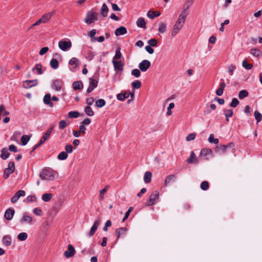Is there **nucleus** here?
<instances>
[{"label":"nucleus","instance_id":"nucleus-16","mask_svg":"<svg viewBox=\"0 0 262 262\" xmlns=\"http://www.w3.org/2000/svg\"><path fill=\"white\" fill-rule=\"evenodd\" d=\"M14 210L13 209L9 208L5 211L4 217L7 220H11L14 214Z\"/></svg>","mask_w":262,"mask_h":262},{"label":"nucleus","instance_id":"nucleus-36","mask_svg":"<svg viewBox=\"0 0 262 262\" xmlns=\"http://www.w3.org/2000/svg\"><path fill=\"white\" fill-rule=\"evenodd\" d=\"M27 237H28V234L26 232L20 233L17 235V238L20 241H24L27 238Z\"/></svg>","mask_w":262,"mask_h":262},{"label":"nucleus","instance_id":"nucleus-25","mask_svg":"<svg viewBox=\"0 0 262 262\" xmlns=\"http://www.w3.org/2000/svg\"><path fill=\"white\" fill-rule=\"evenodd\" d=\"M10 153L6 148H3L1 150V158L3 160H6L9 157Z\"/></svg>","mask_w":262,"mask_h":262},{"label":"nucleus","instance_id":"nucleus-20","mask_svg":"<svg viewBox=\"0 0 262 262\" xmlns=\"http://www.w3.org/2000/svg\"><path fill=\"white\" fill-rule=\"evenodd\" d=\"M51 95L50 94H47L43 97V102L47 105H49L51 107H53V103L51 101Z\"/></svg>","mask_w":262,"mask_h":262},{"label":"nucleus","instance_id":"nucleus-24","mask_svg":"<svg viewBox=\"0 0 262 262\" xmlns=\"http://www.w3.org/2000/svg\"><path fill=\"white\" fill-rule=\"evenodd\" d=\"M49 20V17H41L35 23L33 24L30 28H32L33 27L39 25L41 23H46Z\"/></svg>","mask_w":262,"mask_h":262},{"label":"nucleus","instance_id":"nucleus-62","mask_svg":"<svg viewBox=\"0 0 262 262\" xmlns=\"http://www.w3.org/2000/svg\"><path fill=\"white\" fill-rule=\"evenodd\" d=\"M66 152L68 153H71L73 151V147L70 144H67L65 146Z\"/></svg>","mask_w":262,"mask_h":262},{"label":"nucleus","instance_id":"nucleus-39","mask_svg":"<svg viewBox=\"0 0 262 262\" xmlns=\"http://www.w3.org/2000/svg\"><path fill=\"white\" fill-rule=\"evenodd\" d=\"M30 137L28 135H23L21 138V142L23 145H26L30 140Z\"/></svg>","mask_w":262,"mask_h":262},{"label":"nucleus","instance_id":"nucleus-11","mask_svg":"<svg viewBox=\"0 0 262 262\" xmlns=\"http://www.w3.org/2000/svg\"><path fill=\"white\" fill-rule=\"evenodd\" d=\"M21 224H28L32 225L33 223V219L31 216L28 215L27 213H24L22 218L19 221Z\"/></svg>","mask_w":262,"mask_h":262},{"label":"nucleus","instance_id":"nucleus-22","mask_svg":"<svg viewBox=\"0 0 262 262\" xmlns=\"http://www.w3.org/2000/svg\"><path fill=\"white\" fill-rule=\"evenodd\" d=\"M127 231V229L125 227H121L116 229L115 233L117 235V239L118 240L120 236L123 234Z\"/></svg>","mask_w":262,"mask_h":262},{"label":"nucleus","instance_id":"nucleus-52","mask_svg":"<svg viewBox=\"0 0 262 262\" xmlns=\"http://www.w3.org/2000/svg\"><path fill=\"white\" fill-rule=\"evenodd\" d=\"M68 116L70 118H77L79 116V113L78 112L72 111L68 113Z\"/></svg>","mask_w":262,"mask_h":262},{"label":"nucleus","instance_id":"nucleus-51","mask_svg":"<svg viewBox=\"0 0 262 262\" xmlns=\"http://www.w3.org/2000/svg\"><path fill=\"white\" fill-rule=\"evenodd\" d=\"M236 66L233 64H230L228 69V73L230 75H232L233 74V71L235 70Z\"/></svg>","mask_w":262,"mask_h":262},{"label":"nucleus","instance_id":"nucleus-45","mask_svg":"<svg viewBox=\"0 0 262 262\" xmlns=\"http://www.w3.org/2000/svg\"><path fill=\"white\" fill-rule=\"evenodd\" d=\"M131 74L135 77L138 78L141 75L140 70L138 69H135L132 71Z\"/></svg>","mask_w":262,"mask_h":262},{"label":"nucleus","instance_id":"nucleus-58","mask_svg":"<svg viewBox=\"0 0 262 262\" xmlns=\"http://www.w3.org/2000/svg\"><path fill=\"white\" fill-rule=\"evenodd\" d=\"M134 208L130 207L127 212L125 213V215L123 219V222H124L129 216V213L133 210Z\"/></svg>","mask_w":262,"mask_h":262},{"label":"nucleus","instance_id":"nucleus-1","mask_svg":"<svg viewBox=\"0 0 262 262\" xmlns=\"http://www.w3.org/2000/svg\"><path fill=\"white\" fill-rule=\"evenodd\" d=\"M57 173L52 169H44L39 174L40 178L43 180L53 181Z\"/></svg>","mask_w":262,"mask_h":262},{"label":"nucleus","instance_id":"nucleus-59","mask_svg":"<svg viewBox=\"0 0 262 262\" xmlns=\"http://www.w3.org/2000/svg\"><path fill=\"white\" fill-rule=\"evenodd\" d=\"M174 107V104L173 103H170L167 108V115L170 116L171 115L172 112L171 109Z\"/></svg>","mask_w":262,"mask_h":262},{"label":"nucleus","instance_id":"nucleus-53","mask_svg":"<svg viewBox=\"0 0 262 262\" xmlns=\"http://www.w3.org/2000/svg\"><path fill=\"white\" fill-rule=\"evenodd\" d=\"M41 65L40 63L37 64L35 66L34 68L32 69V71H34L35 70H36L38 72V73L39 74H42V71L41 69Z\"/></svg>","mask_w":262,"mask_h":262},{"label":"nucleus","instance_id":"nucleus-2","mask_svg":"<svg viewBox=\"0 0 262 262\" xmlns=\"http://www.w3.org/2000/svg\"><path fill=\"white\" fill-rule=\"evenodd\" d=\"M186 21V17H178L176 20L171 32V36L175 37L183 27Z\"/></svg>","mask_w":262,"mask_h":262},{"label":"nucleus","instance_id":"nucleus-44","mask_svg":"<svg viewBox=\"0 0 262 262\" xmlns=\"http://www.w3.org/2000/svg\"><path fill=\"white\" fill-rule=\"evenodd\" d=\"M84 111L85 113L89 116H93L94 115L93 111L89 106L85 107Z\"/></svg>","mask_w":262,"mask_h":262},{"label":"nucleus","instance_id":"nucleus-42","mask_svg":"<svg viewBox=\"0 0 262 262\" xmlns=\"http://www.w3.org/2000/svg\"><path fill=\"white\" fill-rule=\"evenodd\" d=\"M211 153L212 150L210 149L203 148L201 151L200 155L202 156H205Z\"/></svg>","mask_w":262,"mask_h":262},{"label":"nucleus","instance_id":"nucleus-31","mask_svg":"<svg viewBox=\"0 0 262 262\" xmlns=\"http://www.w3.org/2000/svg\"><path fill=\"white\" fill-rule=\"evenodd\" d=\"M249 95V93L247 90H242L238 93V98L239 99H243L247 97Z\"/></svg>","mask_w":262,"mask_h":262},{"label":"nucleus","instance_id":"nucleus-18","mask_svg":"<svg viewBox=\"0 0 262 262\" xmlns=\"http://www.w3.org/2000/svg\"><path fill=\"white\" fill-rule=\"evenodd\" d=\"M187 163L192 164V163H197L198 162V159H196L195 154L193 151H191L190 157L186 160Z\"/></svg>","mask_w":262,"mask_h":262},{"label":"nucleus","instance_id":"nucleus-38","mask_svg":"<svg viewBox=\"0 0 262 262\" xmlns=\"http://www.w3.org/2000/svg\"><path fill=\"white\" fill-rule=\"evenodd\" d=\"M97 20V17H86L84 19V21L88 25L94 23Z\"/></svg>","mask_w":262,"mask_h":262},{"label":"nucleus","instance_id":"nucleus-57","mask_svg":"<svg viewBox=\"0 0 262 262\" xmlns=\"http://www.w3.org/2000/svg\"><path fill=\"white\" fill-rule=\"evenodd\" d=\"M108 186H106L104 188L100 191V199L102 200L104 199V194L106 192Z\"/></svg>","mask_w":262,"mask_h":262},{"label":"nucleus","instance_id":"nucleus-37","mask_svg":"<svg viewBox=\"0 0 262 262\" xmlns=\"http://www.w3.org/2000/svg\"><path fill=\"white\" fill-rule=\"evenodd\" d=\"M108 11V9L107 6L105 4H103L101 9V12L102 15L103 16H106L107 14Z\"/></svg>","mask_w":262,"mask_h":262},{"label":"nucleus","instance_id":"nucleus-8","mask_svg":"<svg viewBox=\"0 0 262 262\" xmlns=\"http://www.w3.org/2000/svg\"><path fill=\"white\" fill-rule=\"evenodd\" d=\"M59 48L62 51H67L72 46L71 41L61 40L58 43Z\"/></svg>","mask_w":262,"mask_h":262},{"label":"nucleus","instance_id":"nucleus-56","mask_svg":"<svg viewBox=\"0 0 262 262\" xmlns=\"http://www.w3.org/2000/svg\"><path fill=\"white\" fill-rule=\"evenodd\" d=\"M196 137L195 133H191L189 134L186 138L187 141H190L195 139Z\"/></svg>","mask_w":262,"mask_h":262},{"label":"nucleus","instance_id":"nucleus-17","mask_svg":"<svg viewBox=\"0 0 262 262\" xmlns=\"http://www.w3.org/2000/svg\"><path fill=\"white\" fill-rule=\"evenodd\" d=\"M114 69L116 71H122L123 64L120 61L113 60Z\"/></svg>","mask_w":262,"mask_h":262},{"label":"nucleus","instance_id":"nucleus-43","mask_svg":"<svg viewBox=\"0 0 262 262\" xmlns=\"http://www.w3.org/2000/svg\"><path fill=\"white\" fill-rule=\"evenodd\" d=\"M68 154L66 151H62L58 155V159L60 160H64L68 158Z\"/></svg>","mask_w":262,"mask_h":262},{"label":"nucleus","instance_id":"nucleus-6","mask_svg":"<svg viewBox=\"0 0 262 262\" xmlns=\"http://www.w3.org/2000/svg\"><path fill=\"white\" fill-rule=\"evenodd\" d=\"M98 81L94 77L89 79V86L87 89V92L90 93L92 92L97 86L98 84Z\"/></svg>","mask_w":262,"mask_h":262},{"label":"nucleus","instance_id":"nucleus-60","mask_svg":"<svg viewBox=\"0 0 262 262\" xmlns=\"http://www.w3.org/2000/svg\"><path fill=\"white\" fill-rule=\"evenodd\" d=\"M242 66L246 69L247 70H250L251 69L252 67H253V66L252 64L251 63H247L246 61L244 60L242 62Z\"/></svg>","mask_w":262,"mask_h":262},{"label":"nucleus","instance_id":"nucleus-29","mask_svg":"<svg viewBox=\"0 0 262 262\" xmlns=\"http://www.w3.org/2000/svg\"><path fill=\"white\" fill-rule=\"evenodd\" d=\"M137 25L138 27L140 28H146V23L145 20L143 18H139L137 21Z\"/></svg>","mask_w":262,"mask_h":262},{"label":"nucleus","instance_id":"nucleus-55","mask_svg":"<svg viewBox=\"0 0 262 262\" xmlns=\"http://www.w3.org/2000/svg\"><path fill=\"white\" fill-rule=\"evenodd\" d=\"M148 43L149 44L150 46L155 47L157 45L158 40L155 38L151 39L148 41Z\"/></svg>","mask_w":262,"mask_h":262},{"label":"nucleus","instance_id":"nucleus-12","mask_svg":"<svg viewBox=\"0 0 262 262\" xmlns=\"http://www.w3.org/2000/svg\"><path fill=\"white\" fill-rule=\"evenodd\" d=\"M75 253V250L74 248L72 245H68V250L64 252V256L67 257L69 258L71 257H72L74 255Z\"/></svg>","mask_w":262,"mask_h":262},{"label":"nucleus","instance_id":"nucleus-23","mask_svg":"<svg viewBox=\"0 0 262 262\" xmlns=\"http://www.w3.org/2000/svg\"><path fill=\"white\" fill-rule=\"evenodd\" d=\"M3 243L6 246H9L12 244L11 238L9 235H5L3 237Z\"/></svg>","mask_w":262,"mask_h":262},{"label":"nucleus","instance_id":"nucleus-28","mask_svg":"<svg viewBox=\"0 0 262 262\" xmlns=\"http://www.w3.org/2000/svg\"><path fill=\"white\" fill-rule=\"evenodd\" d=\"M152 174L149 171H146L144 176V181L146 183H149L151 181Z\"/></svg>","mask_w":262,"mask_h":262},{"label":"nucleus","instance_id":"nucleus-27","mask_svg":"<svg viewBox=\"0 0 262 262\" xmlns=\"http://www.w3.org/2000/svg\"><path fill=\"white\" fill-rule=\"evenodd\" d=\"M254 118L256 121V123L258 124L262 120V115L257 110L255 111L254 113Z\"/></svg>","mask_w":262,"mask_h":262},{"label":"nucleus","instance_id":"nucleus-61","mask_svg":"<svg viewBox=\"0 0 262 262\" xmlns=\"http://www.w3.org/2000/svg\"><path fill=\"white\" fill-rule=\"evenodd\" d=\"M121 53L120 52V50H116L115 55L114 57L113 60H117L118 59H119L121 58Z\"/></svg>","mask_w":262,"mask_h":262},{"label":"nucleus","instance_id":"nucleus-19","mask_svg":"<svg viewBox=\"0 0 262 262\" xmlns=\"http://www.w3.org/2000/svg\"><path fill=\"white\" fill-rule=\"evenodd\" d=\"M80 63L79 59L75 57H73L69 61V64L73 66V68H76L78 67Z\"/></svg>","mask_w":262,"mask_h":262},{"label":"nucleus","instance_id":"nucleus-7","mask_svg":"<svg viewBox=\"0 0 262 262\" xmlns=\"http://www.w3.org/2000/svg\"><path fill=\"white\" fill-rule=\"evenodd\" d=\"M159 198V192L155 191L150 196L148 202L146 204L147 206H151L155 204Z\"/></svg>","mask_w":262,"mask_h":262},{"label":"nucleus","instance_id":"nucleus-49","mask_svg":"<svg viewBox=\"0 0 262 262\" xmlns=\"http://www.w3.org/2000/svg\"><path fill=\"white\" fill-rule=\"evenodd\" d=\"M251 54L256 57H258L260 56L261 52L259 50L256 49H252L251 50Z\"/></svg>","mask_w":262,"mask_h":262},{"label":"nucleus","instance_id":"nucleus-32","mask_svg":"<svg viewBox=\"0 0 262 262\" xmlns=\"http://www.w3.org/2000/svg\"><path fill=\"white\" fill-rule=\"evenodd\" d=\"M161 13L158 11L149 10L147 13V16H159Z\"/></svg>","mask_w":262,"mask_h":262},{"label":"nucleus","instance_id":"nucleus-9","mask_svg":"<svg viewBox=\"0 0 262 262\" xmlns=\"http://www.w3.org/2000/svg\"><path fill=\"white\" fill-rule=\"evenodd\" d=\"M101 224L100 219H98L94 222V223L92 227H91L89 233H88V235L90 237L92 236L95 233L97 230L98 227Z\"/></svg>","mask_w":262,"mask_h":262},{"label":"nucleus","instance_id":"nucleus-34","mask_svg":"<svg viewBox=\"0 0 262 262\" xmlns=\"http://www.w3.org/2000/svg\"><path fill=\"white\" fill-rule=\"evenodd\" d=\"M53 195L52 193H45L42 196V199L46 202L50 201L52 198Z\"/></svg>","mask_w":262,"mask_h":262},{"label":"nucleus","instance_id":"nucleus-64","mask_svg":"<svg viewBox=\"0 0 262 262\" xmlns=\"http://www.w3.org/2000/svg\"><path fill=\"white\" fill-rule=\"evenodd\" d=\"M194 0H186L184 5V7L189 8L192 5Z\"/></svg>","mask_w":262,"mask_h":262},{"label":"nucleus","instance_id":"nucleus-33","mask_svg":"<svg viewBox=\"0 0 262 262\" xmlns=\"http://www.w3.org/2000/svg\"><path fill=\"white\" fill-rule=\"evenodd\" d=\"M50 66L54 69H57L59 66L58 60L54 58L52 59L50 61Z\"/></svg>","mask_w":262,"mask_h":262},{"label":"nucleus","instance_id":"nucleus-63","mask_svg":"<svg viewBox=\"0 0 262 262\" xmlns=\"http://www.w3.org/2000/svg\"><path fill=\"white\" fill-rule=\"evenodd\" d=\"M67 126V123L64 120H61L59 122V129H63Z\"/></svg>","mask_w":262,"mask_h":262},{"label":"nucleus","instance_id":"nucleus-3","mask_svg":"<svg viewBox=\"0 0 262 262\" xmlns=\"http://www.w3.org/2000/svg\"><path fill=\"white\" fill-rule=\"evenodd\" d=\"M215 151L216 152L222 154H225L229 151L234 152V144L230 143L227 145H218L215 147Z\"/></svg>","mask_w":262,"mask_h":262},{"label":"nucleus","instance_id":"nucleus-48","mask_svg":"<svg viewBox=\"0 0 262 262\" xmlns=\"http://www.w3.org/2000/svg\"><path fill=\"white\" fill-rule=\"evenodd\" d=\"M239 101L237 98H234L232 99V101L230 104V106L232 107H235L239 104Z\"/></svg>","mask_w":262,"mask_h":262},{"label":"nucleus","instance_id":"nucleus-4","mask_svg":"<svg viewBox=\"0 0 262 262\" xmlns=\"http://www.w3.org/2000/svg\"><path fill=\"white\" fill-rule=\"evenodd\" d=\"M15 170V165L13 162H9L8 167L4 170L3 177L5 179H7L10 174L13 173Z\"/></svg>","mask_w":262,"mask_h":262},{"label":"nucleus","instance_id":"nucleus-54","mask_svg":"<svg viewBox=\"0 0 262 262\" xmlns=\"http://www.w3.org/2000/svg\"><path fill=\"white\" fill-rule=\"evenodd\" d=\"M189 14V8L184 7V9L181 12L180 16H187Z\"/></svg>","mask_w":262,"mask_h":262},{"label":"nucleus","instance_id":"nucleus-26","mask_svg":"<svg viewBox=\"0 0 262 262\" xmlns=\"http://www.w3.org/2000/svg\"><path fill=\"white\" fill-rule=\"evenodd\" d=\"M73 88L74 90H81L83 88V84L81 81H75L73 83Z\"/></svg>","mask_w":262,"mask_h":262},{"label":"nucleus","instance_id":"nucleus-41","mask_svg":"<svg viewBox=\"0 0 262 262\" xmlns=\"http://www.w3.org/2000/svg\"><path fill=\"white\" fill-rule=\"evenodd\" d=\"M105 101L103 99H98L96 101V105L98 107H102L105 105Z\"/></svg>","mask_w":262,"mask_h":262},{"label":"nucleus","instance_id":"nucleus-13","mask_svg":"<svg viewBox=\"0 0 262 262\" xmlns=\"http://www.w3.org/2000/svg\"><path fill=\"white\" fill-rule=\"evenodd\" d=\"M62 85V81L59 79H56L53 81L52 87L56 91H59L61 90Z\"/></svg>","mask_w":262,"mask_h":262},{"label":"nucleus","instance_id":"nucleus-47","mask_svg":"<svg viewBox=\"0 0 262 262\" xmlns=\"http://www.w3.org/2000/svg\"><path fill=\"white\" fill-rule=\"evenodd\" d=\"M209 186V183L207 181H203L201 184V188L203 190H206Z\"/></svg>","mask_w":262,"mask_h":262},{"label":"nucleus","instance_id":"nucleus-35","mask_svg":"<svg viewBox=\"0 0 262 262\" xmlns=\"http://www.w3.org/2000/svg\"><path fill=\"white\" fill-rule=\"evenodd\" d=\"M166 30V25L163 23H160L159 24L158 31L162 33H165Z\"/></svg>","mask_w":262,"mask_h":262},{"label":"nucleus","instance_id":"nucleus-5","mask_svg":"<svg viewBox=\"0 0 262 262\" xmlns=\"http://www.w3.org/2000/svg\"><path fill=\"white\" fill-rule=\"evenodd\" d=\"M150 62L146 59L142 60L139 64V68L142 72H146L150 67Z\"/></svg>","mask_w":262,"mask_h":262},{"label":"nucleus","instance_id":"nucleus-15","mask_svg":"<svg viewBox=\"0 0 262 262\" xmlns=\"http://www.w3.org/2000/svg\"><path fill=\"white\" fill-rule=\"evenodd\" d=\"M54 127V125H52L50 128H49L46 133L43 134L42 137L41 139V141L45 143L50 136L52 131Z\"/></svg>","mask_w":262,"mask_h":262},{"label":"nucleus","instance_id":"nucleus-21","mask_svg":"<svg viewBox=\"0 0 262 262\" xmlns=\"http://www.w3.org/2000/svg\"><path fill=\"white\" fill-rule=\"evenodd\" d=\"M126 32H127V30H126V29L125 28V27L121 26V27L117 28L115 30V33L116 36H119V35H124L125 33H126Z\"/></svg>","mask_w":262,"mask_h":262},{"label":"nucleus","instance_id":"nucleus-30","mask_svg":"<svg viewBox=\"0 0 262 262\" xmlns=\"http://www.w3.org/2000/svg\"><path fill=\"white\" fill-rule=\"evenodd\" d=\"M176 179V177L174 174H170L168 176L165 180V185L167 186L168 185L170 182L172 181H174Z\"/></svg>","mask_w":262,"mask_h":262},{"label":"nucleus","instance_id":"nucleus-10","mask_svg":"<svg viewBox=\"0 0 262 262\" xmlns=\"http://www.w3.org/2000/svg\"><path fill=\"white\" fill-rule=\"evenodd\" d=\"M25 194H26V193L24 190H18L12 196V198L11 199V202L12 203H15L18 200V199H19V198L20 196H24L25 195Z\"/></svg>","mask_w":262,"mask_h":262},{"label":"nucleus","instance_id":"nucleus-46","mask_svg":"<svg viewBox=\"0 0 262 262\" xmlns=\"http://www.w3.org/2000/svg\"><path fill=\"white\" fill-rule=\"evenodd\" d=\"M208 141L210 143H213L214 144H217L219 142V140L217 138L214 139V136L213 134H210L209 137V138H208Z\"/></svg>","mask_w":262,"mask_h":262},{"label":"nucleus","instance_id":"nucleus-50","mask_svg":"<svg viewBox=\"0 0 262 262\" xmlns=\"http://www.w3.org/2000/svg\"><path fill=\"white\" fill-rule=\"evenodd\" d=\"M225 116L226 117V120L229 121L228 118L233 116V111L231 109L226 110L225 112Z\"/></svg>","mask_w":262,"mask_h":262},{"label":"nucleus","instance_id":"nucleus-40","mask_svg":"<svg viewBox=\"0 0 262 262\" xmlns=\"http://www.w3.org/2000/svg\"><path fill=\"white\" fill-rule=\"evenodd\" d=\"M132 86L134 89H138L141 86V82L140 80H137L132 83Z\"/></svg>","mask_w":262,"mask_h":262},{"label":"nucleus","instance_id":"nucleus-14","mask_svg":"<svg viewBox=\"0 0 262 262\" xmlns=\"http://www.w3.org/2000/svg\"><path fill=\"white\" fill-rule=\"evenodd\" d=\"M37 84V80H26L24 82V87L25 89H29L33 86H35Z\"/></svg>","mask_w":262,"mask_h":262}]
</instances>
